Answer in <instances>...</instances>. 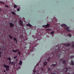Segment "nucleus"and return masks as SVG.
Segmentation results:
<instances>
[{"label":"nucleus","mask_w":74,"mask_h":74,"mask_svg":"<svg viewBox=\"0 0 74 74\" xmlns=\"http://www.w3.org/2000/svg\"><path fill=\"white\" fill-rule=\"evenodd\" d=\"M36 71H33V73H36Z\"/></svg>","instance_id":"nucleus-35"},{"label":"nucleus","mask_w":74,"mask_h":74,"mask_svg":"<svg viewBox=\"0 0 74 74\" xmlns=\"http://www.w3.org/2000/svg\"><path fill=\"white\" fill-rule=\"evenodd\" d=\"M0 55H1V51H0Z\"/></svg>","instance_id":"nucleus-42"},{"label":"nucleus","mask_w":74,"mask_h":74,"mask_svg":"<svg viewBox=\"0 0 74 74\" xmlns=\"http://www.w3.org/2000/svg\"><path fill=\"white\" fill-rule=\"evenodd\" d=\"M40 40V39H39V40Z\"/></svg>","instance_id":"nucleus-49"},{"label":"nucleus","mask_w":74,"mask_h":74,"mask_svg":"<svg viewBox=\"0 0 74 74\" xmlns=\"http://www.w3.org/2000/svg\"><path fill=\"white\" fill-rule=\"evenodd\" d=\"M39 64H38L37 66H38Z\"/></svg>","instance_id":"nucleus-46"},{"label":"nucleus","mask_w":74,"mask_h":74,"mask_svg":"<svg viewBox=\"0 0 74 74\" xmlns=\"http://www.w3.org/2000/svg\"><path fill=\"white\" fill-rule=\"evenodd\" d=\"M37 74H39V73H37Z\"/></svg>","instance_id":"nucleus-47"},{"label":"nucleus","mask_w":74,"mask_h":74,"mask_svg":"<svg viewBox=\"0 0 74 74\" xmlns=\"http://www.w3.org/2000/svg\"><path fill=\"white\" fill-rule=\"evenodd\" d=\"M71 64L72 66H73L74 65V61H73L72 60L71 61Z\"/></svg>","instance_id":"nucleus-15"},{"label":"nucleus","mask_w":74,"mask_h":74,"mask_svg":"<svg viewBox=\"0 0 74 74\" xmlns=\"http://www.w3.org/2000/svg\"><path fill=\"white\" fill-rule=\"evenodd\" d=\"M37 41L36 42H35L34 43H33V47H32V49L31 50L30 52H33V51L34 50H35V47L37 46L38 45V44L37 43Z\"/></svg>","instance_id":"nucleus-2"},{"label":"nucleus","mask_w":74,"mask_h":74,"mask_svg":"<svg viewBox=\"0 0 74 74\" xmlns=\"http://www.w3.org/2000/svg\"><path fill=\"white\" fill-rule=\"evenodd\" d=\"M1 56V55H0V57H1V56Z\"/></svg>","instance_id":"nucleus-50"},{"label":"nucleus","mask_w":74,"mask_h":74,"mask_svg":"<svg viewBox=\"0 0 74 74\" xmlns=\"http://www.w3.org/2000/svg\"><path fill=\"white\" fill-rule=\"evenodd\" d=\"M64 45H65L66 47H69V46H70L71 45H70V43H69L68 44H64Z\"/></svg>","instance_id":"nucleus-11"},{"label":"nucleus","mask_w":74,"mask_h":74,"mask_svg":"<svg viewBox=\"0 0 74 74\" xmlns=\"http://www.w3.org/2000/svg\"><path fill=\"white\" fill-rule=\"evenodd\" d=\"M21 52H18V55H21Z\"/></svg>","instance_id":"nucleus-28"},{"label":"nucleus","mask_w":74,"mask_h":74,"mask_svg":"<svg viewBox=\"0 0 74 74\" xmlns=\"http://www.w3.org/2000/svg\"><path fill=\"white\" fill-rule=\"evenodd\" d=\"M22 64V61L20 60L19 61V65H21Z\"/></svg>","instance_id":"nucleus-13"},{"label":"nucleus","mask_w":74,"mask_h":74,"mask_svg":"<svg viewBox=\"0 0 74 74\" xmlns=\"http://www.w3.org/2000/svg\"><path fill=\"white\" fill-rule=\"evenodd\" d=\"M50 58H49L47 59V61H48V62H49V60H50Z\"/></svg>","instance_id":"nucleus-22"},{"label":"nucleus","mask_w":74,"mask_h":74,"mask_svg":"<svg viewBox=\"0 0 74 74\" xmlns=\"http://www.w3.org/2000/svg\"><path fill=\"white\" fill-rule=\"evenodd\" d=\"M67 70H68V68H66V72L67 73Z\"/></svg>","instance_id":"nucleus-24"},{"label":"nucleus","mask_w":74,"mask_h":74,"mask_svg":"<svg viewBox=\"0 0 74 74\" xmlns=\"http://www.w3.org/2000/svg\"><path fill=\"white\" fill-rule=\"evenodd\" d=\"M16 58H17V56H15V57H14V59H16Z\"/></svg>","instance_id":"nucleus-32"},{"label":"nucleus","mask_w":74,"mask_h":74,"mask_svg":"<svg viewBox=\"0 0 74 74\" xmlns=\"http://www.w3.org/2000/svg\"><path fill=\"white\" fill-rule=\"evenodd\" d=\"M9 64H11V62L10 61L9 63Z\"/></svg>","instance_id":"nucleus-38"},{"label":"nucleus","mask_w":74,"mask_h":74,"mask_svg":"<svg viewBox=\"0 0 74 74\" xmlns=\"http://www.w3.org/2000/svg\"><path fill=\"white\" fill-rule=\"evenodd\" d=\"M74 58V56H71V58Z\"/></svg>","instance_id":"nucleus-31"},{"label":"nucleus","mask_w":74,"mask_h":74,"mask_svg":"<svg viewBox=\"0 0 74 74\" xmlns=\"http://www.w3.org/2000/svg\"><path fill=\"white\" fill-rule=\"evenodd\" d=\"M37 37H38V36H37Z\"/></svg>","instance_id":"nucleus-51"},{"label":"nucleus","mask_w":74,"mask_h":74,"mask_svg":"<svg viewBox=\"0 0 74 74\" xmlns=\"http://www.w3.org/2000/svg\"><path fill=\"white\" fill-rule=\"evenodd\" d=\"M61 26H62V27H63V26H67V25L64 24H63L61 25Z\"/></svg>","instance_id":"nucleus-14"},{"label":"nucleus","mask_w":74,"mask_h":74,"mask_svg":"<svg viewBox=\"0 0 74 74\" xmlns=\"http://www.w3.org/2000/svg\"><path fill=\"white\" fill-rule=\"evenodd\" d=\"M54 33V31H52L51 32V34H53Z\"/></svg>","instance_id":"nucleus-26"},{"label":"nucleus","mask_w":74,"mask_h":74,"mask_svg":"<svg viewBox=\"0 0 74 74\" xmlns=\"http://www.w3.org/2000/svg\"><path fill=\"white\" fill-rule=\"evenodd\" d=\"M60 54H59V56H58L59 57H60Z\"/></svg>","instance_id":"nucleus-40"},{"label":"nucleus","mask_w":74,"mask_h":74,"mask_svg":"<svg viewBox=\"0 0 74 74\" xmlns=\"http://www.w3.org/2000/svg\"><path fill=\"white\" fill-rule=\"evenodd\" d=\"M8 60H9V61H11V58H8Z\"/></svg>","instance_id":"nucleus-25"},{"label":"nucleus","mask_w":74,"mask_h":74,"mask_svg":"<svg viewBox=\"0 0 74 74\" xmlns=\"http://www.w3.org/2000/svg\"><path fill=\"white\" fill-rule=\"evenodd\" d=\"M11 13L12 14H13V15H16V14H15V13L14 12H12Z\"/></svg>","instance_id":"nucleus-18"},{"label":"nucleus","mask_w":74,"mask_h":74,"mask_svg":"<svg viewBox=\"0 0 74 74\" xmlns=\"http://www.w3.org/2000/svg\"><path fill=\"white\" fill-rule=\"evenodd\" d=\"M12 51L13 52H18V51H19V49H16L15 50H13Z\"/></svg>","instance_id":"nucleus-8"},{"label":"nucleus","mask_w":74,"mask_h":74,"mask_svg":"<svg viewBox=\"0 0 74 74\" xmlns=\"http://www.w3.org/2000/svg\"><path fill=\"white\" fill-rule=\"evenodd\" d=\"M50 26V25L48 23L47 24V25H45V26L42 25V27H45V28H46V27H49Z\"/></svg>","instance_id":"nucleus-4"},{"label":"nucleus","mask_w":74,"mask_h":74,"mask_svg":"<svg viewBox=\"0 0 74 74\" xmlns=\"http://www.w3.org/2000/svg\"><path fill=\"white\" fill-rule=\"evenodd\" d=\"M19 23H20V25H21V26H23V22L21 20H20L19 21Z\"/></svg>","instance_id":"nucleus-7"},{"label":"nucleus","mask_w":74,"mask_h":74,"mask_svg":"<svg viewBox=\"0 0 74 74\" xmlns=\"http://www.w3.org/2000/svg\"><path fill=\"white\" fill-rule=\"evenodd\" d=\"M65 28L66 29V30L68 31V32H71L70 30L69 29V27H65Z\"/></svg>","instance_id":"nucleus-5"},{"label":"nucleus","mask_w":74,"mask_h":74,"mask_svg":"<svg viewBox=\"0 0 74 74\" xmlns=\"http://www.w3.org/2000/svg\"><path fill=\"white\" fill-rule=\"evenodd\" d=\"M41 69L42 71L43 70V69H42V68H41Z\"/></svg>","instance_id":"nucleus-43"},{"label":"nucleus","mask_w":74,"mask_h":74,"mask_svg":"<svg viewBox=\"0 0 74 74\" xmlns=\"http://www.w3.org/2000/svg\"><path fill=\"white\" fill-rule=\"evenodd\" d=\"M21 38H23V36H22V37H21Z\"/></svg>","instance_id":"nucleus-44"},{"label":"nucleus","mask_w":74,"mask_h":74,"mask_svg":"<svg viewBox=\"0 0 74 74\" xmlns=\"http://www.w3.org/2000/svg\"><path fill=\"white\" fill-rule=\"evenodd\" d=\"M27 26H29V27H32V25L31 24H30V23H29L28 24H26Z\"/></svg>","instance_id":"nucleus-10"},{"label":"nucleus","mask_w":74,"mask_h":74,"mask_svg":"<svg viewBox=\"0 0 74 74\" xmlns=\"http://www.w3.org/2000/svg\"><path fill=\"white\" fill-rule=\"evenodd\" d=\"M6 72L5 70H4V71H3V72L4 73V72Z\"/></svg>","instance_id":"nucleus-39"},{"label":"nucleus","mask_w":74,"mask_h":74,"mask_svg":"<svg viewBox=\"0 0 74 74\" xmlns=\"http://www.w3.org/2000/svg\"><path fill=\"white\" fill-rule=\"evenodd\" d=\"M20 10L19 9H18L17 10V11H19Z\"/></svg>","instance_id":"nucleus-36"},{"label":"nucleus","mask_w":74,"mask_h":74,"mask_svg":"<svg viewBox=\"0 0 74 74\" xmlns=\"http://www.w3.org/2000/svg\"><path fill=\"white\" fill-rule=\"evenodd\" d=\"M14 8H17V6H16V5H14Z\"/></svg>","instance_id":"nucleus-19"},{"label":"nucleus","mask_w":74,"mask_h":74,"mask_svg":"<svg viewBox=\"0 0 74 74\" xmlns=\"http://www.w3.org/2000/svg\"><path fill=\"white\" fill-rule=\"evenodd\" d=\"M56 64H53L51 65V66L54 67V66H56Z\"/></svg>","instance_id":"nucleus-21"},{"label":"nucleus","mask_w":74,"mask_h":74,"mask_svg":"<svg viewBox=\"0 0 74 74\" xmlns=\"http://www.w3.org/2000/svg\"><path fill=\"white\" fill-rule=\"evenodd\" d=\"M68 74H70V73H68Z\"/></svg>","instance_id":"nucleus-48"},{"label":"nucleus","mask_w":74,"mask_h":74,"mask_svg":"<svg viewBox=\"0 0 74 74\" xmlns=\"http://www.w3.org/2000/svg\"><path fill=\"white\" fill-rule=\"evenodd\" d=\"M63 59H61L60 60V62H62V61H63Z\"/></svg>","instance_id":"nucleus-33"},{"label":"nucleus","mask_w":74,"mask_h":74,"mask_svg":"<svg viewBox=\"0 0 74 74\" xmlns=\"http://www.w3.org/2000/svg\"><path fill=\"white\" fill-rule=\"evenodd\" d=\"M27 40V38L25 40H25Z\"/></svg>","instance_id":"nucleus-41"},{"label":"nucleus","mask_w":74,"mask_h":74,"mask_svg":"<svg viewBox=\"0 0 74 74\" xmlns=\"http://www.w3.org/2000/svg\"><path fill=\"white\" fill-rule=\"evenodd\" d=\"M1 11V9H0V11Z\"/></svg>","instance_id":"nucleus-45"},{"label":"nucleus","mask_w":74,"mask_h":74,"mask_svg":"<svg viewBox=\"0 0 74 74\" xmlns=\"http://www.w3.org/2000/svg\"><path fill=\"white\" fill-rule=\"evenodd\" d=\"M68 36L69 37H71V34H68Z\"/></svg>","instance_id":"nucleus-23"},{"label":"nucleus","mask_w":74,"mask_h":74,"mask_svg":"<svg viewBox=\"0 0 74 74\" xmlns=\"http://www.w3.org/2000/svg\"><path fill=\"white\" fill-rule=\"evenodd\" d=\"M4 67L6 69V70L8 71L10 70V66L8 65L4 64L3 65Z\"/></svg>","instance_id":"nucleus-3"},{"label":"nucleus","mask_w":74,"mask_h":74,"mask_svg":"<svg viewBox=\"0 0 74 74\" xmlns=\"http://www.w3.org/2000/svg\"><path fill=\"white\" fill-rule=\"evenodd\" d=\"M48 71H50V68H49L48 69Z\"/></svg>","instance_id":"nucleus-34"},{"label":"nucleus","mask_w":74,"mask_h":74,"mask_svg":"<svg viewBox=\"0 0 74 74\" xmlns=\"http://www.w3.org/2000/svg\"><path fill=\"white\" fill-rule=\"evenodd\" d=\"M9 37L10 38H11V39H12V36H11L10 35H9Z\"/></svg>","instance_id":"nucleus-20"},{"label":"nucleus","mask_w":74,"mask_h":74,"mask_svg":"<svg viewBox=\"0 0 74 74\" xmlns=\"http://www.w3.org/2000/svg\"><path fill=\"white\" fill-rule=\"evenodd\" d=\"M5 7H7V8H9V6L7 5H5Z\"/></svg>","instance_id":"nucleus-29"},{"label":"nucleus","mask_w":74,"mask_h":74,"mask_svg":"<svg viewBox=\"0 0 74 74\" xmlns=\"http://www.w3.org/2000/svg\"><path fill=\"white\" fill-rule=\"evenodd\" d=\"M44 66H47V62H45L44 63Z\"/></svg>","instance_id":"nucleus-16"},{"label":"nucleus","mask_w":74,"mask_h":74,"mask_svg":"<svg viewBox=\"0 0 74 74\" xmlns=\"http://www.w3.org/2000/svg\"><path fill=\"white\" fill-rule=\"evenodd\" d=\"M52 74H56L55 73H54V72H53V73H51Z\"/></svg>","instance_id":"nucleus-37"},{"label":"nucleus","mask_w":74,"mask_h":74,"mask_svg":"<svg viewBox=\"0 0 74 74\" xmlns=\"http://www.w3.org/2000/svg\"><path fill=\"white\" fill-rule=\"evenodd\" d=\"M66 62V60H64L63 61V64H65V65H66V63L65 62Z\"/></svg>","instance_id":"nucleus-17"},{"label":"nucleus","mask_w":74,"mask_h":74,"mask_svg":"<svg viewBox=\"0 0 74 74\" xmlns=\"http://www.w3.org/2000/svg\"><path fill=\"white\" fill-rule=\"evenodd\" d=\"M56 48H56V50L55 51L51 53L50 56H52V57L55 56H57L58 55V52H62V51L60 49L59 47H58V45L56 47Z\"/></svg>","instance_id":"nucleus-1"},{"label":"nucleus","mask_w":74,"mask_h":74,"mask_svg":"<svg viewBox=\"0 0 74 74\" xmlns=\"http://www.w3.org/2000/svg\"><path fill=\"white\" fill-rule=\"evenodd\" d=\"M16 64V63L14 62H11V65L12 66H14V65H15Z\"/></svg>","instance_id":"nucleus-9"},{"label":"nucleus","mask_w":74,"mask_h":74,"mask_svg":"<svg viewBox=\"0 0 74 74\" xmlns=\"http://www.w3.org/2000/svg\"><path fill=\"white\" fill-rule=\"evenodd\" d=\"M9 25L11 27H14V24L12 23H10Z\"/></svg>","instance_id":"nucleus-6"},{"label":"nucleus","mask_w":74,"mask_h":74,"mask_svg":"<svg viewBox=\"0 0 74 74\" xmlns=\"http://www.w3.org/2000/svg\"><path fill=\"white\" fill-rule=\"evenodd\" d=\"M46 30H48V31H50L51 30V29H46Z\"/></svg>","instance_id":"nucleus-30"},{"label":"nucleus","mask_w":74,"mask_h":74,"mask_svg":"<svg viewBox=\"0 0 74 74\" xmlns=\"http://www.w3.org/2000/svg\"><path fill=\"white\" fill-rule=\"evenodd\" d=\"M0 3H1V4H4V2L0 1Z\"/></svg>","instance_id":"nucleus-27"},{"label":"nucleus","mask_w":74,"mask_h":74,"mask_svg":"<svg viewBox=\"0 0 74 74\" xmlns=\"http://www.w3.org/2000/svg\"><path fill=\"white\" fill-rule=\"evenodd\" d=\"M13 40H14V41H16V43H17L18 42V40H17V39H16V38H13Z\"/></svg>","instance_id":"nucleus-12"}]
</instances>
